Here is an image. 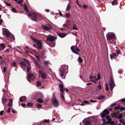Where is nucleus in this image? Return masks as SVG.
<instances>
[{
	"label": "nucleus",
	"mask_w": 125,
	"mask_h": 125,
	"mask_svg": "<svg viewBox=\"0 0 125 125\" xmlns=\"http://www.w3.org/2000/svg\"><path fill=\"white\" fill-rule=\"evenodd\" d=\"M120 107V105L119 104L117 105V106H116L114 108V109H119Z\"/></svg>",
	"instance_id": "obj_41"
},
{
	"label": "nucleus",
	"mask_w": 125,
	"mask_h": 125,
	"mask_svg": "<svg viewBox=\"0 0 125 125\" xmlns=\"http://www.w3.org/2000/svg\"><path fill=\"white\" fill-rule=\"evenodd\" d=\"M76 45L74 46H72L71 48V49L73 52L76 54L80 55V54L77 52V51L75 50V49L77 50L78 48L76 47Z\"/></svg>",
	"instance_id": "obj_7"
},
{
	"label": "nucleus",
	"mask_w": 125,
	"mask_h": 125,
	"mask_svg": "<svg viewBox=\"0 0 125 125\" xmlns=\"http://www.w3.org/2000/svg\"><path fill=\"white\" fill-rule=\"evenodd\" d=\"M39 74L41 75V77L42 78L45 79L47 77V75L46 73L43 72L41 70H39Z\"/></svg>",
	"instance_id": "obj_11"
},
{
	"label": "nucleus",
	"mask_w": 125,
	"mask_h": 125,
	"mask_svg": "<svg viewBox=\"0 0 125 125\" xmlns=\"http://www.w3.org/2000/svg\"><path fill=\"white\" fill-rule=\"evenodd\" d=\"M4 2L5 3V4L6 5H7L8 6H11V5L10 3H7V2H6L5 1H4Z\"/></svg>",
	"instance_id": "obj_49"
},
{
	"label": "nucleus",
	"mask_w": 125,
	"mask_h": 125,
	"mask_svg": "<svg viewBox=\"0 0 125 125\" xmlns=\"http://www.w3.org/2000/svg\"><path fill=\"white\" fill-rule=\"evenodd\" d=\"M109 89V88L108 84L107 83H106V89L105 90L107 91H108Z\"/></svg>",
	"instance_id": "obj_40"
},
{
	"label": "nucleus",
	"mask_w": 125,
	"mask_h": 125,
	"mask_svg": "<svg viewBox=\"0 0 125 125\" xmlns=\"http://www.w3.org/2000/svg\"><path fill=\"white\" fill-rule=\"evenodd\" d=\"M123 117V114L122 113H121L119 114L118 117H117V118L119 119H121Z\"/></svg>",
	"instance_id": "obj_32"
},
{
	"label": "nucleus",
	"mask_w": 125,
	"mask_h": 125,
	"mask_svg": "<svg viewBox=\"0 0 125 125\" xmlns=\"http://www.w3.org/2000/svg\"><path fill=\"white\" fill-rule=\"evenodd\" d=\"M26 97L25 96H22L19 98L20 101L21 102H23L26 101Z\"/></svg>",
	"instance_id": "obj_12"
},
{
	"label": "nucleus",
	"mask_w": 125,
	"mask_h": 125,
	"mask_svg": "<svg viewBox=\"0 0 125 125\" xmlns=\"http://www.w3.org/2000/svg\"><path fill=\"white\" fill-rule=\"evenodd\" d=\"M99 85L98 86V88L99 90H100L102 89V87L100 84V82H99Z\"/></svg>",
	"instance_id": "obj_45"
},
{
	"label": "nucleus",
	"mask_w": 125,
	"mask_h": 125,
	"mask_svg": "<svg viewBox=\"0 0 125 125\" xmlns=\"http://www.w3.org/2000/svg\"><path fill=\"white\" fill-rule=\"evenodd\" d=\"M23 60L24 61L26 62H27L29 66L30 65V64L29 63L28 60H27V59H23Z\"/></svg>",
	"instance_id": "obj_42"
},
{
	"label": "nucleus",
	"mask_w": 125,
	"mask_h": 125,
	"mask_svg": "<svg viewBox=\"0 0 125 125\" xmlns=\"http://www.w3.org/2000/svg\"><path fill=\"white\" fill-rule=\"evenodd\" d=\"M36 106L38 108H41L42 106L41 104H37Z\"/></svg>",
	"instance_id": "obj_39"
},
{
	"label": "nucleus",
	"mask_w": 125,
	"mask_h": 125,
	"mask_svg": "<svg viewBox=\"0 0 125 125\" xmlns=\"http://www.w3.org/2000/svg\"><path fill=\"white\" fill-rule=\"evenodd\" d=\"M112 119L111 118H110V119L108 120V121H107V124H110L111 123L112 121Z\"/></svg>",
	"instance_id": "obj_35"
},
{
	"label": "nucleus",
	"mask_w": 125,
	"mask_h": 125,
	"mask_svg": "<svg viewBox=\"0 0 125 125\" xmlns=\"http://www.w3.org/2000/svg\"><path fill=\"white\" fill-rule=\"evenodd\" d=\"M109 114V112L108 110L105 109L103 112L101 114V116L103 118L105 117L106 115H108Z\"/></svg>",
	"instance_id": "obj_8"
},
{
	"label": "nucleus",
	"mask_w": 125,
	"mask_h": 125,
	"mask_svg": "<svg viewBox=\"0 0 125 125\" xmlns=\"http://www.w3.org/2000/svg\"><path fill=\"white\" fill-rule=\"evenodd\" d=\"M83 103L86 104H90V103L89 102V101H84Z\"/></svg>",
	"instance_id": "obj_47"
},
{
	"label": "nucleus",
	"mask_w": 125,
	"mask_h": 125,
	"mask_svg": "<svg viewBox=\"0 0 125 125\" xmlns=\"http://www.w3.org/2000/svg\"><path fill=\"white\" fill-rule=\"evenodd\" d=\"M27 105L30 107L32 106V104L31 103H27Z\"/></svg>",
	"instance_id": "obj_44"
},
{
	"label": "nucleus",
	"mask_w": 125,
	"mask_h": 125,
	"mask_svg": "<svg viewBox=\"0 0 125 125\" xmlns=\"http://www.w3.org/2000/svg\"><path fill=\"white\" fill-rule=\"evenodd\" d=\"M55 39V37L52 36H50L48 37L46 39V40L47 41H49L50 42H52L54 41Z\"/></svg>",
	"instance_id": "obj_10"
},
{
	"label": "nucleus",
	"mask_w": 125,
	"mask_h": 125,
	"mask_svg": "<svg viewBox=\"0 0 125 125\" xmlns=\"http://www.w3.org/2000/svg\"><path fill=\"white\" fill-rule=\"evenodd\" d=\"M90 121L87 120H85L84 122V125H90Z\"/></svg>",
	"instance_id": "obj_18"
},
{
	"label": "nucleus",
	"mask_w": 125,
	"mask_h": 125,
	"mask_svg": "<svg viewBox=\"0 0 125 125\" xmlns=\"http://www.w3.org/2000/svg\"><path fill=\"white\" fill-rule=\"evenodd\" d=\"M60 91L61 92L60 94H64V90L63 89H60Z\"/></svg>",
	"instance_id": "obj_28"
},
{
	"label": "nucleus",
	"mask_w": 125,
	"mask_h": 125,
	"mask_svg": "<svg viewBox=\"0 0 125 125\" xmlns=\"http://www.w3.org/2000/svg\"><path fill=\"white\" fill-rule=\"evenodd\" d=\"M41 27L43 29V30L49 31L52 28V26L50 24H48L47 26L42 25Z\"/></svg>",
	"instance_id": "obj_3"
},
{
	"label": "nucleus",
	"mask_w": 125,
	"mask_h": 125,
	"mask_svg": "<svg viewBox=\"0 0 125 125\" xmlns=\"http://www.w3.org/2000/svg\"><path fill=\"white\" fill-rule=\"evenodd\" d=\"M71 14L68 13H65V17L66 18H69L70 17Z\"/></svg>",
	"instance_id": "obj_33"
},
{
	"label": "nucleus",
	"mask_w": 125,
	"mask_h": 125,
	"mask_svg": "<svg viewBox=\"0 0 125 125\" xmlns=\"http://www.w3.org/2000/svg\"><path fill=\"white\" fill-rule=\"evenodd\" d=\"M12 65L13 66H16V63L15 62H13L12 64Z\"/></svg>",
	"instance_id": "obj_64"
},
{
	"label": "nucleus",
	"mask_w": 125,
	"mask_h": 125,
	"mask_svg": "<svg viewBox=\"0 0 125 125\" xmlns=\"http://www.w3.org/2000/svg\"><path fill=\"white\" fill-rule=\"evenodd\" d=\"M27 72L28 73H29L30 71V69H31V65L29 66V65L28 66H27Z\"/></svg>",
	"instance_id": "obj_29"
},
{
	"label": "nucleus",
	"mask_w": 125,
	"mask_h": 125,
	"mask_svg": "<svg viewBox=\"0 0 125 125\" xmlns=\"http://www.w3.org/2000/svg\"><path fill=\"white\" fill-rule=\"evenodd\" d=\"M78 61L79 62L81 63L83 62V60L80 57H79L78 58Z\"/></svg>",
	"instance_id": "obj_26"
},
{
	"label": "nucleus",
	"mask_w": 125,
	"mask_h": 125,
	"mask_svg": "<svg viewBox=\"0 0 125 125\" xmlns=\"http://www.w3.org/2000/svg\"><path fill=\"white\" fill-rule=\"evenodd\" d=\"M51 102L52 105L55 107H58L59 104L57 98L52 99Z\"/></svg>",
	"instance_id": "obj_2"
},
{
	"label": "nucleus",
	"mask_w": 125,
	"mask_h": 125,
	"mask_svg": "<svg viewBox=\"0 0 125 125\" xmlns=\"http://www.w3.org/2000/svg\"><path fill=\"white\" fill-rule=\"evenodd\" d=\"M0 46L2 47V49H3L5 48L6 45L4 43H1L0 44Z\"/></svg>",
	"instance_id": "obj_25"
},
{
	"label": "nucleus",
	"mask_w": 125,
	"mask_h": 125,
	"mask_svg": "<svg viewBox=\"0 0 125 125\" xmlns=\"http://www.w3.org/2000/svg\"><path fill=\"white\" fill-rule=\"evenodd\" d=\"M106 36L107 40H110L115 38V36L114 34H107Z\"/></svg>",
	"instance_id": "obj_5"
},
{
	"label": "nucleus",
	"mask_w": 125,
	"mask_h": 125,
	"mask_svg": "<svg viewBox=\"0 0 125 125\" xmlns=\"http://www.w3.org/2000/svg\"><path fill=\"white\" fill-rule=\"evenodd\" d=\"M19 64L21 67H25L26 66V64L23 62H20Z\"/></svg>",
	"instance_id": "obj_20"
},
{
	"label": "nucleus",
	"mask_w": 125,
	"mask_h": 125,
	"mask_svg": "<svg viewBox=\"0 0 125 125\" xmlns=\"http://www.w3.org/2000/svg\"><path fill=\"white\" fill-rule=\"evenodd\" d=\"M3 72L4 73L6 72V68L5 67H4L3 68Z\"/></svg>",
	"instance_id": "obj_58"
},
{
	"label": "nucleus",
	"mask_w": 125,
	"mask_h": 125,
	"mask_svg": "<svg viewBox=\"0 0 125 125\" xmlns=\"http://www.w3.org/2000/svg\"><path fill=\"white\" fill-rule=\"evenodd\" d=\"M109 84H115L113 79L112 78V76L110 77V81Z\"/></svg>",
	"instance_id": "obj_22"
},
{
	"label": "nucleus",
	"mask_w": 125,
	"mask_h": 125,
	"mask_svg": "<svg viewBox=\"0 0 125 125\" xmlns=\"http://www.w3.org/2000/svg\"><path fill=\"white\" fill-rule=\"evenodd\" d=\"M11 9L12 11L16 13L17 12L16 9L14 8H12Z\"/></svg>",
	"instance_id": "obj_34"
},
{
	"label": "nucleus",
	"mask_w": 125,
	"mask_h": 125,
	"mask_svg": "<svg viewBox=\"0 0 125 125\" xmlns=\"http://www.w3.org/2000/svg\"><path fill=\"white\" fill-rule=\"evenodd\" d=\"M10 108H8V110H7L6 112L7 113H10Z\"/></svg>",
	"instance_id": "obj_62"
},
{
	"label": "nucleus",
	"mask_w": 125,
	"mask_h": 125,
	"mask_svg": "<svg viewBox=\"0 0 125 125\" xmlns=\"http://www.w3.org/2000/svg\"><path fill=\"white\" fill-rule=\"evenodd\" d=\"M12 104L10 103H9L8 104V105L9 107H11L12 106Z\"/></svg>",
	"instance_id": "obj_55"
},
{
	"label": "nucleus",
	"mask_w": 125,
	"mask_h": 125,
	"mask_svg": "<svg viewBox=\"0 0 125 125\" xmlns=\"http://www.w3.org/2000/svg\"><path fill=\"white\" fill-rule=\"evenodd\" d=\"M35 65L37 67H39V68H41V65L40 64H39L37 61H35Z\"/></svg>",
	"instance_id": "obj_23"
},
{
	"label": "nucleus",
	"mask_w": 125,
	"mask_h": 125,
	"mask_svg": "<svg viewBox=\"0 0 125 125\" xmlns=\"http://www.w3.org/2000/svg\"><path fill=\"white\" fill-rule=\"evenodd\" d=\"M71 8V6L69 5H67V7L66 8V10H67L69 11V10Z\"/></svg>",
	"instance_id": "obj_43"
},
{
	"label": "nucleus",
	"mask_w": 125,
	"mask_h": 125,
	"mask_svg": "<svg viewBox=\"0 0 125 125\" xmlns=\"http://www.w3.org/2000/svg\"><path fill=\"white\" fill-rule=\"evenodd\" d=\"M37 101L40 103H43V101L41 99L39 98L38 99Z\"/></svg>",
	"instance_id": "obj_37"
},
{
	"label": "nucleus",
	"mask_w": 125,
	"mask_h": 125,
	"mask_svg": "<svg viewBox=\"0 0 125 125\" xmlns=\"http://www.w3.org/2000/svg\"><path fill=\"white\" fill-rule=\"evenodd\" d=\"M120 111H122L125 110V108L124 107H121L120 108Z\"/></svg>",
	"instance_id": "obj_63"
},
{
	"label": "nucleus",
	"mask_w": 125,
	"mask_h": 125,
	"mask_svg": "<svg viewBox=\"0 0 125 125\" xmlns=\"http://www.w3.org/2000/svg\"><path fill=\"white\" fill-rule=\"evenodd\" d=\"M110 58L111 59H112L113 58L115 59L116 58V54L114 53H112V55L111 54H110Z\"/></svg>",
	"instance_id": "obj_16"
},
{
	"label": "nucleus",
	"mask_w": 125,
	"mask_h": 125,
	"mask_svg": "<svg viewBox=\"0 0 125 125\" xmlns=\"http://www.w3.org/2000/svg\"><path fill=\"white\" fill-rule=\"evenodd\" d=\"M23 7L24 8V10L26 11V13H28L29 12V11L28 10L27 4L26 3H24V5H23Z\"/></svg>",
	"instance_id": "obj_15"
},
{
	"label": "nucleus",
	"mask_w": 125,
	"mask_h": 125,
	"mask_svg": "<svg viewBox=\"0 0 125 125\" xmlns=\"http://www.w3.org/2000/svg\"><path fill=\"white\" fill-rule=\"evenodd\" d=\"M8 99L6 98H4L2 97V103L4 105L8 101Z\"/></svg>",
	"instance_id": "obj_14"
},
{
	"label": "nucleus",
	"mask_w": 125,
	"mask_h": 125,
	"mask_svg": "<svg viewBox=\"0 0 125 125\" xmlns=\"http://www.w3.org/2000/svg\"><path fill=\"white\" fill-rule=\"evenodd\" d=\"M27 80L29 82H30L31 80H34L35 77L32 74H29L27 76Z\"/></svg>",
	"instance_id": "obj_9"
},
{
	"label": "nucleus",
	"mask_w": 125,
	"mask_h": 125,
	"mask_svg": "<svg viewBox=\"0 0 125 125\" xmlns=\"http://www.w3.org/2000/svg\"><path fill=\"white\" fill-rule=\"evenodd\" d=\"M60 95H61V96L62 100H63V101H64V99H65L64 97V94H60Z\"/></svg>",
	"instance_id": "obj_48"
},
{
	"label": "nucleus",
	"mask_w": 125,
	"mask_h": 125,
	"mask_svg": "<svg viewBox=\"0 0 125 125\" xmlns=\"http://www.w3.org/2000/svg\"><path fill=\"white\" fill-rule=\"evenodd\" d=\"M118 115V113H117V112H115V113H113L112 115V117H115L116 118H117V116Z\"/></svg>",
	"instance_id": "obj_21"
},
{
	"label": "nucleus",
	"mask_w": 125,
	"mask_h": 125,
	"mask_svg": "<svg viewBox=\"0 0 125 125\" xmlns=\"http://www.w3.org/2000/svg\"><path fill=\"white\" fill-rule=\"evenodd\" d=\"M114 85L115 84H109L110 88L111 91H112L114 88Z\"/></svg>",
	"instance_id": "obj_31"
},
{
	"label": "nucleus",
	"mask_w": 125,
	"mask_h": 125,
	"mask_svg": "<svg viewBox=\"0 0 125 125\" xmlns=\"http://www.w3.org/2000/svg\"><path fill=\"white\" fill-rule=\"evenodd\" d=\"M2 34L4 36L8 37H11V35L12 36V35L10 33L9 31L6 30L2 31Z\"/></svg>",
	"instance_id": "obj_6"
},
{
	"label": "nucleus",
	"mask_w": 125,
	"mask_h": 125,
	"mask_svg": "<svg viewBox=\"0 0 125 125\" xmlns=\"http://www.w3.org/2000/svg\"><path fill=\"white\" fill-rule=\"evenodd\" d=\"M57 34L59 37L62 38L64 37L66 35V34L63 33L59 32Z\"/></svg>",
	"instance_id": "obj_13"
},
{
	"label": "nucleus",
	"mask_w": 125,
	"mask_h": 125,
	"mask_svg": "<svg viewBox=\"0 0 125 125\" xmlns=\"http://www.w3.org/2000/svg\"><path fill=\"white\" fill-rule=\"evenodd\" d=\"M105 97L104 96L102 95H101L99 97H98L97 98L99 100H101L103 99H104Z\"/></svg>",
	"instance_id": "obj_27"
},
{
	"label": "nucleus",
	"mask_w": 125,
	"mask_h": 125,
	"mask_svg": "<svg viewBox=\"0 0 125 125\" xmlns=\"http://www.w3.org/2000/svg\"><path fill=\"white\" fill-rule=\"evenodd\" d=\"M53 97L52 99H56L55 93H54L53 94Z\"/></svg>",
	"instance_id": "obj_53"
},
{
	"label": "nucleus",
	"mask_w": 125,
	"mask_h": 125,
	"mask_svg": "<svg viewBox=\"0 0 125 125\" xmlns=\"http://www.w3.org/2000/svg\"><path fill=\"white\" fill-rule=\"evenodd\" d=\"M23 0H19V1L17 2V3L19 4H21L23 1Z\"/></svg>",
	"instance_id": "obj_50"
},
{
	"label": "nucleus",
	"mask_w": 125,
	"mask_h": 125,
	"mask_svg": "<svg viewBox=\"0 0 125 125\" xmlns=\"http://www.w3.org/2000/svg\"><path fill=\"white\" fill-rule=\"evenodd\" d=\"M60 72L61 76L62 77H63V75L64 74L65 71L63 70H60Z\"/></svg>",
	"instance_id": "obj_19"
},
{
	"label": "nucleus",
	"mask_w": 125,
	"mask_h": 125,
	"mask_svg": "<svg viewBox=\"0 0 125 125\" xmlns=\"http://www.w3.org/2000/svg\"><path fill=\"white\" fill-rule=\"evenodd\" d=\"M98 79L97 78H96L95 79H92L91 80V81L93 82L94 83H96L97 81L98 80Z\"/></svg>",
	"instance_id": "obj_36"
},
{
	"label": "nucleus",
	"mask_w": 125,
	"mask_h": 125,
	"mask_svg": "<svg viewBox=\"0 0 125 125\" xmlns=\"http://www.w3.org/2000/svg\"><path fill=\"white\" fill-rule=\"evenodd\" d=\"M28 15L29 17H31V18L32 20L34 21H37L36 20L37 15L34 12L29 13H28Z\"/></svg>",
	"instance_id": "obj_4"
},
{
	"label": "nucleus",
	"mask_w": 125,
	"mask_h": 125,
	"mask_svg": "<svg viewBox=\"0 0 125 125\" xmlns=\"http://www.w3.org/2000/svg\"><path fill=\"white\" fill-rule=\"evenodd\" d=\"M36 85L37 86L39 87L41 86V83L40 82L37 81L36 82Z\"/></svg>",
	"instance_id": "obj_30"
},
{
	"label": "nucleus",
	"mask_w": 125,
	"mask_h": 125,
	"mask_svg": "<svg viewBox=\"0 0 125 125\" xmlns=\"http://www.w3.org/2000/svg\"><path fill=\"white\" fill-rule=\"evenodd\" d=\"M30 37L31 40L34 42L37 43V49L38 50L41 49L42 47V43L41 42V41L40 40H37L34 38L32 36H30Z\"/></svg>",
	"instance_id": "obj_1"
},
{
	"label": "nucleus",
	"mask_w": 125,
	"mask_h": 125,
	"mask_svg": "<svg viewBox=\"0 0 125 125\" xmlns=\"http://www.w3.org/2000/svg\"><path fill=\"white\" fill-rule=\"evenodd\" d=\"M50 62L48 61H45L44 62V65L47 67H48Z\"/></svg>",
	"instance_id": "obj_17"
},
{
	"label": "nucleus",
	"mask_w": 125,
	"mask_h": 125,
	"mask_svg": "<svg viewBox=\"0 0 125 125\" xmlns=\"http://www.w3.org/2000/svg\"><path fill=\"white\" fill-rule=\"evenodd\" d=\"M120 50H116V52L118 54H120Z\"/></svg>",
	"instance_id": "obj_54"
},
{
	"label": "nucleus",
	"mask_w": 125,
	"mask_h": 125,
	"mask_svg": "<svg viewBox=\"0 0 125 125\" xmlns=\"http://www.w3.org/2000/svg\"><path fill=\"white\" fill-rule=\"evenodd\" d=\"M52 42V45L53 46H54L55 45V42L53 41Z\"/></svg>",
	"instance_id": "obj_60"
},
{
	"label": "nucleus",
	"mask_w": 125,
	"mask_h": 125,
	"mask_svg": "<svg viewBox=\"0 0 125 125\" xmlns=\"http://www.w3.org/2000/svg\"><path fill=\"white\" fill-rule=\"evenodd\" d=\"M83 7L84 9H85L88 7V6L86 5H84L83 6Z\"/></svg>",
	"instance_id": "obj_51"
},
{
	"label": "nucleus",
	"mask_w": 125,
	"mask_h": 125,
	"mask_svg": "<svg viewBox=\"0 0 125 125\" xmlns=\"http://www.w3.org/2000/svg\"><path fill=\"white\" fill-rule=\"evenodd\" d=\"M63 85L62 84H59V87L60 89H63Z\"/></svg>",
	"instance_id": "obj_46"
},
{
	"label": "nucleus",
	"mask_w": 125,
	"mask_h": 125,
	"mask_svg": "<svg viewBox=\"0 0 125 125\" xmlns=\"http://www.w3.org/2000/svg\"><path fill=\"white\" fill-rule=\"evenodd\" d=\"M97 78H98V79L99 80L100 79L101 77H100V73H99L97 75Z\"/></svg>",
	"instance_id": "obj_52"
},
{
	"label": "nucleus",
	"mask_w": 125,
	"mask_h": 125,
	"mask_svg": "<svg viewBox=\"0 0 125 125\" xmlns=\"http://www.w3.org/2000/svg\"><path fill=\"white\" fill-rule=\"evenodd\" d=\"M73 29L75 30H78L77 28L76 27V25L74 24H73Z\"/></svg>",
	"instance_id": "obj_38"
},
{
	"label": "nucleus",
	"mask_w": 125,
	"mask_h": 125,
	"mask_svg": "<svg viewBox=\"0 0 125 125\" xmlns=\"http://www.w3.org/2000/svg\"><path fill=\"white\" fill-rule=\"evenodd\" d=\"M117 104L116 103H114L113 104H112L111 105V106L112 107H113L114 106H115Z\"/></svg>",
	"instance_id": "obj_59"
},
{
	"label": "nucleus",
	"mask_w": 125,
	"mask_h": 125,
	"mask_svg": "<svg viewBox=\"0 0 125 125\" xmlns=\"http://www.w3.org/2000/svg\"><path fill=\"white\" fill-rule=\"evenodd\" d=\"M108 120L109 119H110L111 118H110V116L109 115H108L107 116H106L105 117Z\"/></svg>",
	"instance_id": "obj_56"
},
{
	"label": "nucleus",
	"mask_w": 125,
	"mask_h": 125,
	"mask_svg": "<svg viewBox=\"0 0 125 125\" xmlns=\"http://www.w3.org/2000/svg\"><path fill=\"white\" fill-rule=\"evenodd\" d=\"M117 0H114L113 1L112 3V4L113 5H117L118 4L117 2L116 1Z\"/></svg>",
	"instance_id": "obj_24"
},
{
	"label": "nucleus",
	"mask_w": 125,
	"mask_h": 125,
	"mask_svg": "<svg viewBox=\"0 0 125 125\" xmlns=\"http://www.w3.org/2000/svg\"><path fill=\"white\" fill-rule=\"evenodd\" d=\"M110 124L111 125H115V123L114 121H112Z\"/></svg>",
	"instance_id": "obj_61"
},
{
	"label": "nucleus",
	"mask_w": 125,
	"mask_h": 125,
	"mask_svg": "<svg viewBox=\"0 0 125 125\" xmlns=\"http://www.w3.org/2000/svg\"><path fill=\"white\" fill-rule=\"evenodd\" d=\"M119 120L120 122L121 123H122L124 121V120L123 119H120Z\"/></svg>",
	"instance_id": "obj_57"
}]
</instances>
